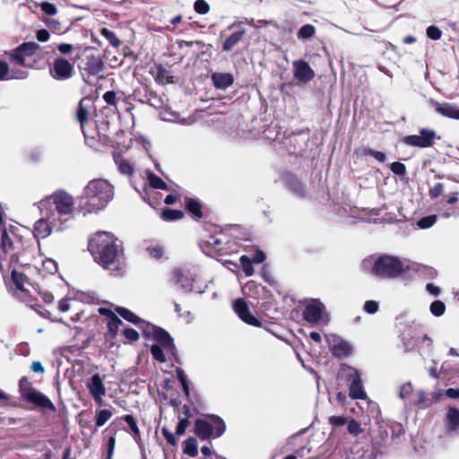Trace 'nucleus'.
<instances>
[{
	"label": "nucleus",
	"mask_w": 459,
	"mask_h": 459,
	"mask_svg": "<svg viewBox=\"0 0 459 459\" xmlns=\"http://www.w3.org/2000/svg\"><path fill=\"white\" fill-rule=\"evenodd\" d=\"M413 391V387L411 383L403 384L400 388V397L403 399L408 398Z\"/></svg>",
	"instance_id": "nucleus-64"
},
{
	"label": "nucleus",
	"mask_w": 459,
	"mask_h": 459,
	"mask_svg": "<svg viewBox=\"0 0 459 459\" xmlns=\"http://www.w3.org/2000/svg\"><path fill=\"white\" fill-rule=\"evenodd\" d=\"M17 48L26 58L33 56L40 48L39 45L35 42H24L17 47Z\"/></svg>",
	"instance_id": "nucleus-35"
},
{
	"label": "nucleus",
	"mask_w": 459,
	"mask_h": 459,
	"mask_svg": "<svg viewBox=\"0 0 459 459\" xmlns=\"http://www.w3.org/2000/svg\"><path fill=\"white\" fill-rule=\"evenodd\" d=\"M116 163L117 164L118 170L121 174L126 175V176H132L134 173V168L130 164V162L124 159H117L116 160Z\"/></svg>",
	"instance_id": "nucleus-43"
},
{
	"label": "nucleus",
	"mask_w": 459,
	"mask_h": 459,
	"mask_svg": "<svg viewBox=\"0 0 459 459\" xmlns=\"http://www.w3.org/2000/svg\"><path fill=\"white\" fill-rule=\"evenodd\" d=\"M123 325L122 320L118 316L112 317L107 322V332L104 334L106 342H111L117 337L118 329Z\"/></svg>",
	"instance_id": "nucleus-27"
},
{
	"label": "nucleus",
	"mask_w": 459,
	"mask_h": 459,
	"mask_svg": "<svg viewBox=\"0 0 459 459\" xmlns=\"http://www.w3.org/2000/svg\"><path fill=\"white\" fill-rule=\"evenodd\" d=\"M106 204L104 203H84V207H82V213L85 216L87 213H97L99 211L104 210Z\"/></svg>",
	"instance_id": "nucleus-41"
},
{
	"label": "nucleus",
	"mask_w": 459,
	"mask_h": 459,
	"mask_svg": "<svg viewBox=\"0 0 459 459\" xmlns=\"http://www.w3.org/2000/svg\"><path fill=\"white\" fill-rule=\"evenodd\" d=\"M190 421L187 419H179L178 426L176 428L175 435L182 436L185 434L186 429L189 427Z\"/></svg>",
	"instance_id": "nucleus-58"
},
{
	"label": "nucleus",
	"mask_w": 459,
	"mask_h": 459,
	"mask_svg": "<svg viewBox=\"0 0 459 459\" xmlns=\"http://www.w3.org/2000/svg\"><path fill=\"white\" fill-rule=\"evenodd\" d=\"M144 91V97L146 98V100H140V102L148 103L149 105L157 108L162 106L161 99L158 97L155 92L149 89H145Z\"/></svg>",
	"instance_id": "nucleus-33"
},
{
	"label": "nucleus",
	"mask_w": 459,
	"mask_h": 459,
	"mask_svg": "<svg viewBox=\"0 0 459 459\" xmlns=\"http://www.w3.org/2000/svg\"><path fill=\"white\" fill-rule=\"evenodd\" d=\"M207 244L212 246L214 251L219 255H223L227 254L226 249L222 247V242L221 239L216 238L215 236H210L209 239L207 240Z\"/></svg>",
	"instance_id": "nucleus-42"
},
{
	"label": "nucleus",
	"mask_w": 459,
	"mask_h": 459,
	"mask_svg": "<svg viewBox=\"0 0 459 459\" xmlns=\"http://www.w3.org/2000/svg\"><path fill=\"white\" fill-rule=\"evenodd\" d=\"M436 221H437V215H429V216H426V217H423V218L420 219L417 221V225L420 229H429L432 225H434Z\"/></svg>",
	"instance_id": "nucleus-52"
},
{
	"label": "nucleus",
	"mask_w": 459,
	"mask_h": 459,
	"mask_svg": "<svg viewBox=\"0 0 459 459\" xmlns=\"http://www.w3.org/2000/svg\"><path fill=\"white\" fill-rule=\"evenodd\" d=\"M405 272L403 262L395 256L384 255L374 263L371 273L382 279H394Z\"/></svg>",
	"instance_id": "nucleus-3"
},
{
	"label": "nucleus",
	"mask_w": 459,
	"mask_h": 459,
	"mask_svg": "<svg viewBox=\"0 0 459 459\" xmlns=\"http://www.w3.org/2000/svg\"><path fill=\"white\" fill-rule=\"evenodd\" d=\"M86 385L94 401L98 404L102 405V397L106 394V387L100 376L98 373L94 374L90 378Z\"/></svg>",
	"instance_id": "nucleus-16"
},
{
	"label": "nucleus",
	"mask_w": 459,
	"mask_h": 459,
	"mask_svg": "<svg viewBox=\"0 0 459 459\" xmlns=\"http://www.w3.org/2000/svg\"><path fill=\"white\" fill-rule=\"evenodd\" d=\"M426 33H427L428 38H429L432 40L439 39L442 35L441 30L435 25L429 26L427 28Z\"/></svg>",
	"instance_id": "nucleus-54"
},
{
	"label": "nucleus",
	"mask_w": 459,
	"mask_h": 459,
	"mask_svg": "<svg viewBox=\"0 0 459 459\" xmlns=\"http://www.w3.org/2000/svg\"><path fill=\"white\" fill-rule=\"evenodd\" d=\"M206 417L210 421L203 419L195 420L194 433L201 440H209L222 436L226 430L225 421L216 414H207Z\"/></svg>",
	"instance_id": "nucleus-2"
},
{
	"label": "nucleus",
	"mask_w": 459,
	"mask_h": 459,
	"mask_svg": "<svg viewBox=\"0 0 459 459\" xmlns=\"http://www.w3.org/2000/svg\"><path fill=\"white\" fill-rule=\"evenodd\" d=\"M146 250L149 256L156 260H161L165 255V247L158 243L151 244Z\"/></svg>",
	"instance_id": "nucleus-34"
},
{
	"label": "nucleus",
	"mask_w": 459,
	"mask_h": 459,
	"mask_svg": "<svg viewBox=\"0 0 459 459\" xmlns=\"http://www.w3.org/2000/svg\"><path fill=\"white\" fill-rule=\"evenodd\" d=\"M429 309L435 316H441L446 311V305L441 300H435L430 304Z\"/></svg>",
	"instance_id": "nucleus-49"
},
{
	"label": "nucleus",
	"mask_w": 459,
	"mask_h": 459,
	"mask_svg": "<svg viewBox=\"0 0 459 459\" xmlns=\"http://www.w3.org/2000/svg\"><path fill=\"white\" fill-rule=\"evenodd\" d=\"M123 335L130 342H136L140 338L138 332L131 327H126L123 330Z\"/></svg>",
	"instance_id": "nucleus-57"
},
{
	"label": "nucleus",
	"mask_w": 459,
	"mask_h": 459,
	"mask_svg": "<svg viewBox=\"0 0 459 459\" xmlns=\"http://www.w3.org/2000/svg\"><path fill=\"white\" fill-rule=\"evenodd\" d=\"M115 312L117 313L121 317L125 320L135 325L136 326H141L142 325H146L147 327L150 325L145 323L143 319L136 316L134 312L129 310L124 307H116Z\"/></svg>",
	"instance_id": "nucleus-28"
},
{
	"label": "nucleus",
	"mask_w": 459,
	"mask_h": 459,
	"mask_svg": "<svg viewBox=\"0 0 459 459\" xmlns=\"http://www.w3.org/2000/svg\"><path fill=\"white\" fill-rule=\"evenodd\" d=\"M363 309L368 314H375L378 310V303L375 300H367Z\"/></svg>",
	"instance_id": "nucleus-63"
},
{
	"label": "nucleus",
	"mask_w": 459,
	"mask_h": 459,
	"mask_svg": "<svg viewBox=\"0 0 459 459\" xmlns=\"http://www.w3.org/2000/svg\"><path fill=\"white\" fill-rule=\"evenodd\" d=\"M17 230L18 228L13 225H10L8 229L5 226L1 229L0 245L4 252L13 251L15 248V244L21 243L22 240L16 233Z\"/></svg>",
	"instance_id": "nucleus-13"
},
{
	"label": "nucleus",
	"mask_w": 459,
	"mask_h": 459,
	"mask_svg": "<svg viewBox=\"0 0 459 459\" xmlns=\"http://www.w3.org/2000/svg\"><path fill=\"white\" fill-rule=\"evenodd\" d=\"M316 29L311 24L303 25L298 31V38L299 39H307L314 36Z\"/></svg>",
	"instance_id": "nucleus-45"
},
{
	"label": "nucleus",
	"mask_w": 459,
	"mask_h": 459,
	"mask_svg": "<svg viewBox=\"0 0 459 459\" xmlns=\"http://www.w3.org/2000/svg\"><path fill=\"white\" fill-rule=\"evenodd\" d=\"M114 195L113 186L101 178L91 180L83 190V198L97 201H112Z\"/></svg>",
	"instance_id": "nucleus-4"
},
{
	"label": "nucleus",
	"mask_w": 459,
	"mask_h": 459,
	"mask_svg": "<svg viewBox=\"0 0 459 459\" xmlns=\"http://www.w3.org/2000/svg\"><path fill=\"white\" fill-rule=\"evenodd\" d=\"M245 33L246 30L244 29L233 32L223 42L222 49L224 51H230L242 39Z\"/></svg>",
	"instance_id": "nucleus-31"
},
{
	"label": "nucleus",
	"mask_w": 459,
	"mask_h": 459,
	"mask_svg": "<svg viewBox=\"0 0 459 459\" xmlns=\"http://www.w3.org/2000/svg\"><path fill=\"white\" fill-rule=\"evenodd\" d=\"M330 351L334 357L342 359L351 354L352 347L348 342L339 338L331 345Z\"/></svg>",
	"instance_id": "nucleus-25"
},
{
	"label": "nucleus",
	"mask_w": 459,
	"mask_h": 459,
	"mask_svg": "<svg viewBox=\"0 0 459 459\" xmlns=\"http://www.w3.org/2000/svg\"><path fill=\"white\" fill-rule=\"evenodd\" d=\"M444 191V185L442 183H436L429 188V195L431 198L439 197Z\"/></svg>",
	"instance_id": "nucleus-60"
},
{
	"label": "nucleus",
	"mask_w": 459,
	"mask_h": 459,
	"mask_svg": "<svg viewBox=\"0 0 459 459\" xmlns=\"http://www.w3.org/2000/svg\"><path fill=\"white\" fill-rule=\"evenodd\" d=\"M100 33L113 47H118L120 45V40L114 31L107 28H103Z\"/></svg>",
	"instance_id": "nucleus-48"
},
{
	"label": "nucleus",
	"mask_w": 459,
	"mask_h": 459,
	"mask_svg": "<svg viewBox=\"0 0 459 459\" xmlns=\"http://www.w3.org/2000/svg\"><path fill=\"white\" fill-rule=\"evenodd\" d=\"M41 10L48 15H55L57 13V9L55 4L48 2H42L40 4Z\"/></svg>",
	"instance_id": "nucleus-62"
},
{
	"label": "nucleus",
	"mask_w": 459,
	"mask_h": 459,
	"mask_svg": "<svg viewBox=\"0 0 459 459\" xmlns=\"http://www.w3.org/2000/svg\"><path fill=\"white\" fill-rule=\"evenodd\" d=\"M149 184L152 188L155 189H165L167 188V184L158 176L150 172L148 174Z\"/></svg>",
	"instance_id": "nucleus-46"
},
{
	"label": "nucleus",
	"mask_w": 459,
	"mask_h": 459,
	"mask_svg": "<svg viewBox=\"0 0 459 459\" xmlns=\"http://www.w3.org/2000/svg\"><path fill=\"white\" fill-rule=\"evenodd\" d=\"M36 389L32 387V383L28 379L27 377H22L19 381V392L21 394V397L24 400V396L26 394L34 392Z\"/></svg>",
	"instance_id": "nucleus-37"
},
{
	"label": "nucleus",
	"mask_w": 459,
	"mask_h": 459,
	"mask_svg": "<svg viewBox=\"0 0 459 459\" xmlns=\"http://www.w3.org/2000/svg\"><path fill=\"white\" fill-rule=\"evenodd\" d=\"M157 80L161 82H166L168 83H170L173 82V76L170 74L169 70L162 66H160L157 72Z\"/></svg>",
	"instance_id": "nucleus-51"
},
{
	"label": "nucleus",
	"mask_w": 459,
	"mask_h": 459,
	"mask_svg": "<svg viewBox=\"0 0 459 459\" xmlns=\"http://www.w3.org/2000/svg\"><path fill=\"white\" fill-rule=\"evenodd\" d=\"M176 374H177L178 379L179 380V382L182 385L184 394H186V396H189V394H190L189 385H188L187 377L185 374V371L180 368H177Z\"/></svg>",
	"instance_id": "nucleus-44"
},
{
	"label": "nucleus",
	"mask_w": 459,
	"mask_h": 459,
	"mask_svg": "<svg viewBox=\"0 0 459 459\" xmlns=\"http://www.w3.org/2000/svg\"><path fill=\"white\" fill-rule=\"evenodd\" d=\"M39 208L42 217L34 223L33 235L36 238H46L51 234L52 229L56 225L57 218L55 217L53 212L45 210L42 204Z\"/></svg>",
	"instance_id": "nucleus-6"
},
{
	"label": "nucleus",
	"mask_w": 459,
	"mask_h": 459,
	"mask_svg": "<svg viewBox=\"0 0 459 459\" xmlns=\"http://www.w3.org/2000/svg\"><path fill=\"white\" fill-rule=\"evenodd\" d=\"M151 326L152 328V337L157 342V345L162 346L167 351L174 354L176 352V346L170 334L161 327L155 325Z\"/></svg>",
	"instance_id": "nucleus-17"
},
{
	"label": "nucleus",
	"mask_w": 459,
	"mask_h": 459,
	"mask_svg": "<svg viewBox=\"0 0 459 459\" xmlns=\"http://www.w3.org/2000/svg\"><path fill=\"white\" fill-rule=\"evenodd\" d=\"M163 350L165 349L162 346L157 344H152L150 348L152 358L160 363L167 361Z\"/></svg>",
	"instance_id": "nucleus-40"
},
{
	"label": "nucleus",
	"mask_w": 459,
	"mask_h": 459,
	"mask_svg": "<svg viewBox=\"0 0 459 459\" xmlns=\"http://www.w3.org/2000/svg\"><path fill=\"white\" fill-rule=\"evenodd\" d=\"M443 423L447 436L459 434V409L449 406L443 418Z\"/></svg>",
	"instance_id": "nucleus-14"
},
{
	"label": "nucleus",
	"mask_w": 459,
	"mask_h": 459,
	"mask_svg": "<svg viewBox=\"0 0 459 459\" xmlns=\"http://www.w3.org/2000/svg\"><path fill=\"white\" fill-rule=\"evenodd\" d=\"M435 110L439 115L459 120V107L452 103H438L432 100Z\"/></svg>",
	"instance_id": "nucleus-23"
},
{
	"label": "nucleus",
	"mask_w": 459,
	"mask_h": 459,
	"mask_svg": "<svg viewBox=\"0 0 459 459\" xmlns=\"http://www.w3.org/2000/svg\"><path fill=\"white\" fill-rule=\"evenodd\" d=\"M12 281H13L15 287L19 290H23L24 283L28 281V277L21 272H18L16 270L12 271Z\"/></svg>",
	"instance_id": "nucleus-36"
},
{
	"label": "nucleus",
	"mask_w": 459,
	"mask_h": 459,
	"mask_svg": "<svg viewBox=\"0 0 459 459\" xmlns=\"http://www.w3.org/2000/svg\"><path fill=\"white\" fill-rule=\"evenodd\" d=\"M48 212H53L57 222L67 221L68 216L74 212V203H40Z\"/></svg>",
	"instance_id": "nucleus-11"
},
{
	"label": "nucleus",
	"mask_w": 459,
	"mask_h": 459,
	"mask_svg": "<svg viewBox=\"0 0 459 459\" xmlns=\"http://www.w3.org/2000/svg\"><path fill=\"white\" fill-rule=\"evenodd\" d=\"M328 420L333 428L342 427L347 423V419L343 416H331Z\"/></svg>",
	"instance_id": "nucleus-61"
},
{
	"label": "nucleus",
	"mask_w": 459,
	"mask_h": 459,
	"mask_svg": "<svg viewBox=\"0 0 459 459\" xmlns=\"http://www.w3.org/2000/svg\"><path fill=\"white\" fill-rule=\"evenodd\" d=\"M10 80V68L8 64L0 59V81Z\"/></svg>",
	"instance_id": "nucleus-56"
},
{
	"label": "nucleus",
	"mask_w": 459,
	"mask_h": 459,
	"mask_svg": "<svg viewBox=\"0 0 459 459\" xmlns=\"http://www.w3.org/2000/svg\"><path fill=\"white\" fill-rule=\"evenodd\" d=\"M265 254L260 249H257L252 256H247L246 255H241L239 262L245 275L247 277L252 276L255 273L253 264H261L265 260Z\"/></svg>",
	"instance_id": "nucleus-18"
},
{
	"label": "nucleus",
	"mask_w": 459,
	"mask_h": 459,
	"mask_svg": "<svg viewBox=\"0 0 459 459\" xmlns=\"http://www.w3.org/2000/svg\"><path fill=\"white\" fill-rule=\"evenodd\" d=\"M186 209L190 217L204 223L216 219V213L203 203H186Z\"/></svg>",
	"instance_id": "nucleus-7"
},
{
	"label": "nucleus",
	"mask_w": 459,
	"mask_h": 459,
	"mask_svg": "<svg viewBox=\"0 0 459 459\" xmlns=\"http://www.w3.org/2000/svg\"><path fill=\"white\" fill-rule=\"evenodd\" d=\"M280 180L288 189L297 194L299 196H303L304 186L295 174L289 171L282 172Z\"/></svg>",
	"instance_id": "nucleus-22"
},
{
	"label": "nucleus",
	"mask_w": 459,
	"mask_h": 459,
	"mask_svg": "<svg viewBox=\"0 0 459 459\" xmlns=\"http://www.w3.org/2000/svg\"><path fill=\"white\" fill-rule=\"evenodd\" d=\"M324 310V304L319 300L315 299L304 307L302 316L309 324H316L321 319Z\"/></svg>",
	"instance_id": "nucleus-19"
},
{
	"label": "nucleus",
	"mask_w": 459,
	"mask_h": 459,
	"mask_svg": "<svg viewBox=\"0 0 459 459\" xmlns=\"http://www.w3.org/2000/svg\"><path fill=\"white\" fill-rule=\"evenodd\" d=\"M112 412L108 409H102L97 411L95 424L96 427H102L111 418Z\"/></svg>",
	"instance_id": "nucleus-39"
},
{
	"label": "nucleus",
	"mask_w": 459,
	"mask_h": 459,
	"mask_svg": "<svg viewBox=\"0 0 459 459\" xmlns=\"http://www.w3.org/2000/svg\"><path fill=\"white\" fill-rule=\"evenodd\" d=\"M80 69L89 75H98L104 69V63L96 55H86L81 61Z\"/></svg>",
	"instance_id": "nucleus-15"
},
{
	"label": "nucleus",
	"mask_w": 459,
	"mask_h": 459,
	"mask_svg": "<svg viewBox=\"0 0 459 459\" xmlns=\"http://www.w3.org/2000/svg\"><path fill=\"white\" fill-rule=\"evenodd\" d=\"M87 249L93 261L113 276L125 273L124 247L110 232L97 231L88 238Z\"/></svg>",
	"instance_id": "nucleus-1"
},
{
	"label": "nucleus",
	"mask_w": 459,
	"mask_h": 459,
	"mask_svg": "<svg viewBox=\"0 0 459 459\" xmlns=\"http://www.w3.org/2000/svg\"><path fill=\"white\" fill-rule=\"evenodd\" d=\"M74 73L73 65L63 57H58L54 60L50 67L51 76L59 81L67 80L72 77Z\"/></svg>",
	"instance_id": "nucleus-10"
},
{
	"label": "nucleus",
	"mask_w": 459,
	"mask_h": 459,
	"mask_svg": "<svg viewBox=\"0 0 459 459\" xmlns=\"http://www.w3.org/2000/svg\"><path fill=\"white\" fill-rule=\"evenodd\" d=\"M391 171L398 176H403L406 173V167L403 163L394 161L390 165Z\"/></svg>",
	"instance_id": "nucleus-55"
},
{
	"label": "nucleus",
	"mask_w": 459,
	"mask_h": 459,
	"mask_svg": "<svg viewBox=\"0 0 459 459\" xmlns=\"http://www.w3.org/2000/svg\"><path fill=\"white\" fill-rule=\"evenodd\" d=\"M339 374L343 377L346 381L350 382L349 395L352 399L366 398L367 394L363 390L362 380L356 368L346 364H342Z\"/></svg>",
	"instance_id": "nucleus-5"
},
{
	"label": "nucleus",
	"mask_w": 459,
	"mask_h": 459,
	"mask_svg": "<svg viewBox=\"0 0 459 459\" xmlns=\"http://www.w3.org/2000/svg\"><path fill=\"white\" fill-rule=\"evenodd\" d=\"M294 77L301 82H307L315 76L314 70L310 67L308 63L299 59L292 63Z\"/></svg>",
	"instance_id": "nucleus-21"
},
{
	"label": "nucleus",
	"mask_w": 459,
	"mask_h": 459,
	"mask_svg": "<svg viewBox=\"0 0 459 459\" xmlns=\"http://www.w3.org/2000/svg\"><path fill=\"white\" fill-rule=\"evenodd\" d=\"M185 212L180 209H171L169 207H163L160 211V217L165 221H174L183 219Z\"/></svg>",
	"instance_id": "nucleus-29"
},
{
	"label": "nucleus",
	"mask_w": 459,
	"mask_h": 459,
	"mask_svg": "<svg viewBox=\"0 0 459 459\" xmlns=\"http://www.w3.org/2000/svg\"><path fill=\"white\" fill-rule=\"evenodd\" d=\"M183 452L191 457L198 455L197 441L195 437H189L185 440Z\"/></svg>",
	"instance_id": "nucleus-32"
},
{
	"label": "nucleus",
	"mask_w": 459,
	"mask_h": 459,
	"mask_svg": "<svg viewBox=\"0 0 459 459\" xmlns=\"http://www.w3.org/2000/svg\"><path fill=\"white\" fill-rule=\"evenodd\" d=\"M211 78L214 87L219 90H226L234 82L233 75L230 73H214Z\"/></svg>",
	"instance_id": "nucleus-26"
},
{
	"label": "nucleus",
	"mask_w": 459,
	"mask_h": 459,
	"mask_svg": "<svg viewBox=\"0 0 459 459\" xmlns=\"http://www.w3.org/2000/svg\"><path fill=\"white\" fill-rule=\"evenodd\" d=\"M10 57L18 65L25 67H31L30 65L26 63V58L22 56V54L18 51V48L13 49L9 53Z\"/></svg>",
	"instance_id": "nucleus-50"
},
{
	"label": "nucleus",
	"mask_w": 459,
	"mask_h": 459,
	"mask_svg": "<svg viewBox=\"0 0 459 459\" xmlns=\"http://www.w3.org/2000/svg\"><path fill=\"white\" fill-rule=\"evenodd\" d=\"M121 419L124 420L127 423L130 432H131L134 441L137 444L141 445V442H142L141 432H140V429L137 425V421L134 419V417L131 414H126V415L123 416Z\"/></svg>",
	"instance_id": "nucleus-30"
},
{
	"label": "nucleus",
	"mask_w": 459,
	"mask_h": 459,
	"mask_svg": "<svg viewBox=\"0 0 459 459\" xmlns=\"http://www.w3.org/2000/svg\"><path fill=\"white\" fill-rule=\"evenodd\" d=\"M52 199V201L58 202V201H73V197L65 190L59 189L54 192L51 195L47 196L45 199H42L41 201H49Z\"/></svg>",
	"instance_id": "nucleus-38"
},
{
	"label": "nucleus",
	"mask_w": 459,
	"mask_h": 459,
	"mask_svg": "<svg viewBox=\"0 0 459 459\" xmlns=\"http://www.w3.org/2000/svg\"><path fill=\"white\" fill-rule=\"evenodd\" d=\"M87 118H88V110L86 108H84L82 106V103H80L79 108L77 109V119L81 124L82 131L84 135L86 143L91 147L96 148L97 141H96L95 137L90 136L85 130V124L87 123Z\"/></svg>",
	"instance_id": "nucleus-24"
},
{
	"label": "nucleus",
	"mask_w": 459,
	"mask_h": 459,
	"mask_svg": "<svg viewBox=\"0 0 459 459\" xmlns=\"http://www.w3.org/2000/svg\"><path fill=\"white\" fill-rule=\"evenodd\" d=\"M435 138L436 132L434 130L422 128L420 130V135H407L403 137V142L410 146L427 148L432 145Z\"/></svg>",
	"instance_id": "nucleus-8"
},
{
	"label": "nucleus",
	"mask_w": 459,
	"mask_h": 459,
	"mask_svg": "<svg viewBox=\"0 0 459 459\" xmlns=\"http://www.w3.org/2000/svg\"><path fill=\"white\" fill-rule=\"evenodd\" d=\"M233 310L246 324L256 327L262 326V321L250 312L247 303L244 299L239 298L233 302Z\"/></svg>",
	"instance_id": "nucleus-9"
},
{
	"label": "nucleus",
	"mask_w": 459,
	"mask_h": 459,
	"mask_svg": "<svg viewBox=\"0 0 459 459\" xmlns=\"http://www.w3.org/2000/svg\"><path fill=\"white\" fill-rule=\"evenodd\" d=\"M195 11L200 14H205L209 12L210 6L205 0H196L194 4Z\"/></svg>",
	"instance_id": "nucleus-53"
},
{
	"label": "nucleus",
	"mask_w": 459,
	"mask_h": 459,
	"mask_svg": "<svg viewBox=\"0 0 459 459\" xmlns=\"http://www.w3.org/2000/svg\"><path fill=\"white\" fill-rule=\"evenodd\" d=\"M23 401L31 403L36 407L48 409L51 411H56V410L51 400L38 390L26 394Z\"/></svg>",
	"instance_id": "nucleus-20"
},
{
	"label": "nucleus",
	"mask_w": 459,
	"mask_h": 459,
	"mask_svg": "<svg viewBox=\"0 0 459 459\" xmlns=\"http://www.w3.org/2000/svg\"><path fill=\"white\" fill-rule=\"evenodd\" d=\"M343 206L338 209V212H341V210L344 211L348 214V216L359 219L362 221H369L373 216L377 215V212L375 209H368L364 207H358L354 205L352 203H342Z\"/></svg>",
	"instance_id": "nucleus-12"
},
{
	"label": "nucleus",
	"mask_w": 459,
	"mask_h": 459,
	"mask_svg": "<svg viewBox=\"0 0 459 459\" xmlns=\"http://www.w3.org/2000/svg\"><path fill=\"white\" fill-rule=\"evenodd\" d=\"M347 423H348V427H347L348 432L351 436L357 437L363 432V429L361 427L360 422H359L355 419H351L349 421H347Z\"/></svg>",
	"instance_id": "nucleus-47"
},
{
	"label": "nucleus",
	"mask_w": 459,
	"mask_h": 459,
	"mask_svg": "<svg viewBox=\"0 0 459 459\" xmlns=\"http://www.w3.org/2000/svg\"><path fill=\"white\" fill-rule=\"evenodd\" d=\"M161 434L169 445L173 446H176L178 445V440L175 437L174 434H172L166 427H163L161 429Z\"/></svg>",
	"instance_id": "nucleus-59"
}]
</instances>
